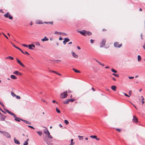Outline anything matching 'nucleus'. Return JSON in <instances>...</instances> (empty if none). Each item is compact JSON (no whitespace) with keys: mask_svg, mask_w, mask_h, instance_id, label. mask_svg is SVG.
<instances>
[{"mask_svg":"<svg viewBox=\"0 0 145 145\" xmlns=\"http://www.w3.org/2000/svg\"><path fill=\"white\" fill-rule=\"evenodd\" d=\"M9 14L8 12H7L6 14L4 15V16L6 18H8L9 15Z\"/></svg>","mask_w":145,"mask_h":145,"instance_id":"f3484780","label":"nucleus"},{"mask_svg":"<svg viewBox=\"0 0 145 145\" xmlns=\"http://www.w3.org/2000/svg\"><path fill=\"white\" fill-rule=\"evenodd\" d=\"M21 120V119L20 118H15V120L16 121H18V122L20 121V120Z\"/></svg>","mask_w":145,"mask_h":145,"instance_id":"5701e85b","label":"nucleus"},{"mask_svg":"<svg viewBox=\"0 0 145 145\" xmlns=\"http://www.w3.org/2000/svg\"><path fill=\"white\" fill-rule=\"evenodd\" d=\"M73 139H71V144H70V145H74V142H73Z\"/></svg>","mask_w":145,"mask_h":145,"instance_id":"bb28decb","label":"nucleus"},{"mask_svg":"<svg viewBox=\"0 0 145 145\" xmlns=\"http://www.w3.org/2000/svg\"><path fill=\"white\" fill-rule=\"evenodd\" d=\"M72 70L73 71H74L75 72H76V73H80V71L78 70H76V69H75L74 68H73Z\"/></svg>","mask_w":145,"mask_h":145,"instance_id":"412c9836","label":"nucleus"},{"mask_svg":"<svg viewBox=\"0 0 145 145\" xmlns=\"http://www.w3.org/2000/svg\"><path fill=\"white\" fill-rule=\"evenodd\" d=\"M49 22V24H50L51 25H53V22Z\"/></svg>","mask_w":145,"mask_h":145,"instance_id":"e2e57ef3","label":"nucleus"},{"mask_svg":"<svg viewBox=\"0 0 145 145\" xmlns=\"http://www.w3.org/2000/svg\"><path fill=\"white\" fill-rule=\"evenodd\" d=\"M16 97L18 99H20L21 98L19 96L16 95Z\"/></svg>","mask_w":145,"mask_h":145,"instance_id":"79ce46f5","label":"nucleus"},{"mask_svg":"<svg viewBox=\"0 0 145 145\" xmlns=\"http://www.w3.org/2000/svg\"><path fill=\"white\" fill-rule=\"evenodd\" d=\"M44 133L46 135L48 134V133H49L48 131L46 128L45 129H44Z\"/></svg>","mask_w":145,"mask_h":145,"instance_id":"2eb2a0df","label":"nucleus"},{"mask_svg":"<svg viewBox=\"0 0 145 145\" xmlns=\"http://www.w3.org/2000/svg\"><path fill=\"white\" fill-rule=\"evenodd\" d=\"M111 71H112V72L114 73H117V71L116 70L112 68L111 69Z\"/></svg>","mask_w":145,"mask_h":145,"instance_id":"7c9ffc66","label":"nucleus"},{"mask_svg":"<svg viewBox=\"0 0 145 145\" xmlns=\"http://www.w3.org/2000/svg\"><path fill=\"white\" fill-rule=\"evenodd\" d=\"M44 140L48 145H53V144L50 142L47 138H44Z\"/></svg>","mask_w":145,"mask_h":145,"instance_id":"20e7f679","label":"nucleus"},{"mask_svg":"<svg viewBox=\"0 0 145 145\" xmlns=\"http://www.w3.org/2000/svg\"><path fill=\"white\" fill-rule=\"evenodd\" d=\"M19 72V71H15L13 72V74H15L16 75H18V73Z\"/></svg>","mask_w":145,"mask_h":145,"instance_id":"4be33fe9","label":"nucleus"},{"mask_svg":"<svg viewBox=\"0 0 145 145\" xmlns=\"http://www.w3.org/2000/svg\"><path fill=\"white\" fill-rule=\"evenodd\" d=\"M133 120V122L136 123L138 122V120L135 116H134Z\"/></svg>","mask_w":145,"mask_h":145,"instance_id":"1a4fd4ad","label":"nucleus"},{"mask_svg":"<svg viewBox=\"0 0 145 145\" xmlns=\"http://www.w3.org/2000/svg\"><path fill=\"white\" fill-rule=\"evenodd\" d=\"M14 143L18 144H20V142L17 139H16L15 138H14Z\"/></svg>","mask_w":145,"mask_h":145,"instance_id":"f8f14e48","label":"nucleus"},{"mask_svg":"<svg viewBox=\"0 0 145 145\" xmlns=\"http://www.w3.org/2000/svg\"><path fill=\"white\" fill-rule=\"evenodd\" d=\"M106 40L105 39H103L100 43V48L103 47L105 45L106 43Z\"/></svg>","mask_w":145,"mask_h":145,"instance_id":"7ed1b4c3","label":"nucleus"},{"mask_svg":"<svg viewBox=\"0 0 145 145\" xmlns=\"http://www.w3.org/2000/svg\"><path fill=\"white\" fill-rule=\"evenodd\" d=\"M28 127H30L32 129H35V128L33 126L31 125H28Z\"/></svg>","mask_w":145,"mask_h":145,"instance_id":"09e8293b","label":"nucleus"},{"mask_svg":"<svg viewBox=\"0 0 145 145\" xmlns=\"http://www.w3.org/2000/svg\"><path fill=\"white\" fill-rule=\"evenodd\" d=\"M112 74L113 75H114L116 77H118L119 76V75L118 74H114V73H113V74Z\"/></svg>","mask_w":145,"mask_h":145,"instance_id":"e433bc0d","label":"nucleus"},{"mask_svg":"<svg viewBox=\"0 0 145 145\" xmlns=\"http://www.w3.org/2000/svg\"><path fill=\"white\" fill-rule=\"evenodd\" d=\"M8 113L9 114H11L12 115V114L13 113L12 112H11V111H10L9 110V112H8Z\"/></svg>","mask_w":145,"mask_h":145,"instance_id":"052dcab7","label":"nucleus"},{"mask_svg":"<svg viewBox=\"0 0 145 145\" xmlns=\"http://www.w3.org/2000/svg\"><path fill=\"white\" fill-rule=\"evenodd\" d=\"M37 133L39 134L40 136H41L42 135V132L41 131H37Z\"/></svg>","mask_w":145,"mask_h":145,"instance_id":"a878e982","label":"nucleus"},{"mask_svg":"<svg viewBox=\"0 0 145 145\" xmlns=\"http://www.w3.org/2000/svg\"><path fill=\"white\" fill-rule=\"evenodd\" d=\"M28 46H29V49H31V50H33V48H32V46H31V44H29L28 45Z\"/></svg>","mask_w":145,"mask_h":145,"instance_id":"2f4dec72","label":"nucleus"},{"mask_svg":"<svg viewBox=\"0 0 145 145\" xmlns=\"http://www.w3.org/2000/svg\"><path fill=\"white\" fill-rule=\"evenodd\" d=\"M28 144V143L27 142L25 141L23 143V145H27Z\"/></svg>","mask_w":145,"mask_h":145,"instance_id":"4c0bfd02","label":"nucleus"},{"mask_svg":"<svg viewBox=\"0 0 145 145\" xmlns=\"http://www.w3.org/2000/svg\"><path fill=\"white\" fill-rule=\"evenodd\" d=\"M64 122L67 125L69 123L68 121L66 120H64Z\"/></svg>","mask_w":145,"mask_h":145,"instance_id":"58836bf2","label":"nucleus"},{"mask_svg":"<svg viewBox=\"0 0 145 145\" xmlns=\"http://www.w3.org/2000/svg\"><path fill=\"white\" fill-rule=\"evenodd\" d=\"M4 36L7 39H8V37L5 34H4Z\"/></svg>","mask_w":145,"mask_h":145,"instance_id":"338daca9","label":"nucleus"},{"mask_svg":"<svg viewBox=\"0 0 145 145\" xmlns=\"http://www.w3.org/2000/svg\"><path fill=\"white\" fill-rule=\"evenodd\" d=\"M10 78L13 79H16L17 78V77L13 75H12L10 76Z\"/></svg>","mask_w":145,"mask_h":145,"instance_id":"4468645a","label":"nucleus"},{"mask_svg":"<svg viewBox=\"0 0 145 145\" xmlns=\"http://www.w3.org/2000/svg\"><path fill=\"white\" fill-rule=\"evenodd\" d=\"M116 86H112L111 87V89L114 91H116Z\"/></svg>","mask_w":145,"mask_h":145,"instance_id":"dca6fc26","label":"nucleus"},{"mask_svg":"<svg viewBox=\"0 0 145 145\" xmlns=\"http://www.w3.org/2000/svg\"><path fill=\"white\" fill-rule=\"evenodd\" d=\"M59 39L60 40H61L63 39L61 37H59Z\"/></svg>","mask_w":145,"mask_h":145,"instance_id":"69168bd1","label":"nucleus"},{"mask_svg":"<svg viewBox=\"0 0 145 145\" xmlns=\"http://www.w3.org/2000/svg\"><path fill=\"white\" fill-rule=\"evenodd\" d=\"M18 75H19L21 76V75H22V73H20V72H18Z\"/></svg>","mask_w":145,"mask_h":145,"instance_id":"774afa93","label":"nucleus"},{"mask_svg":"<svg viewBox=\"0 0 145 145\" xmlns=\"http://www.w3.org/2000/svg\"><path fill=\"white\" fill-rule=\"evenodd\" d=\"M116 130H117L118 131L120 132L121 131V130L119 129H116Z\"/></svg>","mask_w":145,"mask_h":145,"instance_id":"4d7b16f0","label":"nucleus"},{"mask_svg":"<svg viewBox=\"0 0 145 145\" xmlns=\"http://www.w3.org/2000/svg\"><path fill=\"white\" fill-rule=\"evenodd\" d=\"M50 71H51L52 72H54L56 74H57V72L55 71H53V70H51Z\"/></svg>","mask_w":145,"mask_h":145,"instance_id":"c03bdc74","label":"nucleus"},{"mask_svg":"<svg viewBox=\"0 0 145 145\" xmlns=\"http://www.w3.org/2000/svg\"><path fill=\"white\" fill-rule=\"evenodd\" d=\"M4 109L5 111L6 112H7L8 113V112L9 111V110H8L7 109L4 108Z\"/></svg>","mask_w":145,"mask_h":145,"instance_id":"603ef678","label":"nucleus"},{"mask_svg":"<svg viewBox=\"0 0 145 145\" xmlns=\"http://www.w3.org/2000/svg\"><path fill=\"white\" fill-rule=\"evenodd\" d=\"M36 23L38 24H43V22L41 20H37L36 21Z\"/></svg>","mask_w":145,"mask_h":145,"instance_id":"9b49d317","label":"nucleus"},{"mask_svg":"<svg viewBox=\"0 0 145 145\" xmlns=\"http://www.w3.org/2000/svg\"><path fill=\"white\" fill-rule=\"evenodd\" d=\"M69 102H73L75 100L74 99H68Z\"/></svg>","mask_w":145,"mask_h":145,"instance_id":"473e14b6","label":"nucleus"},{"mask_svg":"<svg viewBox=\"0 0 145 145\" xmlns=\"http://www.w3.org/2000/svg\"><path fill=\"white\" fill-rule=\"evenodd\" d=\"M47 135L48 137V138L50 139H52V137L50 135V133H48V134H47Z\"/></svg>","mask_w":145,"mask_h":145,"instance_id":"aec40b11","label":"nucleus"},{"mask_svg":"<svg viewBox=\"0 0 145 145\" xmlns=\"http://www.w3.org/2000/svg\"><path fill=\"white\" fill-rule=\"evenodd\" d=\"M48 38L46 36L44 37V38L41 39V41L42 42H44L45 41H47L48 40Z\"/></svg>","mask_w":145,"mask_h":145,"instance_id":"9d476101","label":"nucleus"},{"mask_svg":"<svg viewBox=\"0 0 145 145\" xmlns=\"http://www.w3.org/2000/svg\"><path fill=\"white\" fill-rule=\"evenodd\" d=\"M61 34H62V35L64 36H66L67 35V34L66 33H61Z\"/></svg>","mask_w":145,"mask_h":145,"instance_id":"6e6d98bb","label":"nucleus"},{"mask_svg":"<svg viewBox=\"0 0 145 145\" xmlns=\"http://www.w3.org/2000/svg\"><path fill=\"white\" fill-rule=\"evenodd\" d=\"M26 122H25V123L28 124H31V123L29 122V121H25Z\"/></svg>","mask_w":145,"mask_h":145,"instance_id":"3c124183","label":"nucleus"},{"mask_svg":"<svg viewBox=\"0 0 145 145\" xmlns=\"http://www.w3.org/2000/svg\"><path fill=\"white\" fill-rule=\"evenodd\" d=\"M77 32L85 36L86 35V31L85 30H82L81 31H77Z\"/></svg>","mask_w":145,"mask_h":145,"instance_id":"39448f33","label":"nucleus"},{"mask_svg":"<svg viewBox=\"0 0 145 145\" xmlns=\"http://www.w3.org/2000/svg\"><path fill=\"white\" fill-rule=\"evenodd\" d=\"M31 46H32V47H33V48H35V45L34 44H31Z\"/></svg>","mask_w":145,"mask_h":145,"instance_id":"680f3d73","label":"nucleus"},{"mask_svg":"<svg viewBox=\"0 0 145 145\" xmlns=\"http://www.w3.org/2000/svg\"><path fill=\"white\" fill-rule=\"evenodd\" d=\"M94 41V40H92V39L90 40V42L91 43H93Z\"/></svg>","mask_w":145,"mask_h":145,"instance_id":"8fccbe9b","label":"nucleus"},{"mask_svg":"<svg viewBox=\"0 0 145 145\" xmlns=\"http://www.w3.org/2000/svg\"><path fill=\"white\" fill-rule=\"evenodd\" d=\"M0 104L1 105V106L3 107H4V106L3 103H2L1 101H0Z\"/></svg>","mask_w":145,"mask_h":145,"instance_id":"37998d69","label":"nucleus"},{"mask_svg":"<svg viewBox=\"0 0 145 145\" xmlns=\"http://www.w3.org/2000/svg\"><path fill=\"white\" fill-rule=\"evenodd\" d=\"M72 56L75 58H77L78 57V56L76 55L74 52H72Z\"/></svg>","mask_w":145,"mask_h":145,"instance_id":"ddd939ff","label":"nucleus"},{"mask_svg":"<svg viewBox=\"0 0 145 145\" xmlns=\"http://www.w3.org/2000/svg\"><path fill=\"white\" fill-rule=\"evenodd\" d=\"M0 120L2 121H4L5 120V118H1Z\"/></svg>","mask_w":145,"mask_h":145,"instance_id":"49530a36","label":"nucleus"},{"mask_svg":"<svg viewBox=\"0 0 145 145\" xmlns=\"http://www.w3.org/2000/svg\"><path fill=\"white\" fill-rule=\"evenodd\" d=\"M5 132L0 131V133L4 135Z\"/></svg>","mask_w":145,"mask_h":145,"instance_id":"de8ad7c7","label":"nucleus"},{"mask_svg":"<svg viewBox=\"0 0 145 145\" xmlns=\"http://www.w3.org/2000/svg\"><path fill=\"white\" fill-rule=\"evenodd\" d=\"M55 34H61V32H58V31H56L54 33Z\"/></svg>","mask_w":145,"mask_h":145,"instance_id":"a19ab883","label":"nucleus"},{"mask_svg":"<svg viewBox=\"0 0 145 145\" xmlns=\"http://www.w3.org/2000/svg\"><path fill=\"white\" fill-rule=\"evenodd\" d=\"M4 135L7 138H11L10 135L8 132H5Z\"/></svg>","mask_w":145,"mask_h":145,"instance_id":"6e6552de","label":"nucleus"},{"mask_svg":"<svg viewBox=\"0 0 145 145\" xmlns=\"http://www.w3.org/2000/svg\"><path fill=\"white\" fill-rule=\"evenodd\" d=\"M0 110L2 112H3V113H4L5 114H6V113L4 111H3V110H2V109L0 108Z\"/></svg>","mask_w":145,"mask_h":145,"instance_id":"13d9d810","label":"nucleus"},{"mask_svg":"<svg viewBox=\"0 0 145 145\" xmlns=\"http://www.w3.org/2000/svg\"><path fill=\"white\" fill-rule=\"evenodd\" d=\"M35 44L37 46H39L40 45V43L39 42H35Z\"/></svg>","mask_w":145,"mask_h":145,"instance_id":"72a5a7b5","label":"nucleus"},{"mask_svg":"<svg viewBox=\"0 0 145 145\" xmlns=\"http://www.w3.org/2000/svg\"><path fill=\"white\" fill-rule=\"evenodd\" d=\"M60 97L62 99H63L66 98L67 96V91L64 92L60 94Z\"/></svg>","mask_w":145,"mask_h":145,"instance_id":"f257e3e1","label":"nucleus"},{"mask_svg":"<svg viewBox=\"0 0 145 145\" xmlns=\"http://www.w3.org/2000/svg\"><path fill=\"white\" fill-rule=\"evenodd\" d=\"M13 46L14 47H15L16 48L18 49L22 53L25 54H27L28 55H29V54L26 51H25V52H24L20 48H19V47L16 46L15 45L12 44Z\"/></svg>","mask_w":145,"mask_h":145,"instance_id":"f03ea898","label":"nucleus"},{"mask_svg":"<svg viewBox=\"0 0 145 145\" xmlns=\"http://www.w3.org/2000/svg\"><path fill=\"white\" fill-rule=\"evenodd\" d=\"M7 59H9L11 60H13L14 59V58L13 57L10 56H9L6 58Z\"/></svg>","mask_w":145,"mask_h":145,"instance_id":"393cba45","label":"nucleus"},{"mask_svg":"<svg viewBox=\"0 0 145 145\" xmlns=\"http://www.w3.org/2000/svg\"><path fill=\"white\" fill-rule=\"evenodd\" d=\"M9 18L10 19H13L12 17L11 16L10 14H9V16H8Z\"/></svg>","mask_w":145,"mask_h":145,"instance_id":"ea45409f","label":"nucleus"},{"mask_svg":"<svg viewBox=\"0 0 145 145\" xmlns=\"http://www.w3.org/2000/svg\"><path fill=\"white\" fill-rule=\"evenodd\" d=\"M86 34L88 36H90L92 35V33L89 31H86Z\"/></svg>","mask_w":145,"mask_h":145,"instance_id":"a211bd4d","label":"nucleus"},{"mask_svg":"<svg viewBox=\"0 0 145 145\" xmlns=\"http://www.w3.org/2000/svg\"><path fill=\"white\" fill-rule=\"evenodd\" d=\"M129 78L130 79H133L134 78V77H129Z\"/></svg>","mask_w":145,"mask_h":145,"instance_id":"0e129e2a","label":"nucleus"},{"mask_svg":"<svg viewBox=\"0 0 145 145\" xmlns=\"http://www.w3.org/2000/svg\"><path fill=\"white\" fill-rule=\"evenodd\" d=\"M97 136L95 135H91L90 136V137L93 138H97Z\"/></svg>","mask_w":145,"mask_h":145,"instance_id":"c756f323","label":"nucleus"},{"mask_svg":"<svg viewBox=\"0 0 145 145\" xmlns=\"http://www.w3.org/2000/svg\"><path fill=\"white\" fill-rule=\"evenodd\" d=\"M11 94L12 96L13 97H14L16 96V95L13 92H11Z\"/></svg>","mask_w":145,"mask_h":145,"instance_id":"f704fd0d","label":"nucleus"},{"mask_svg":"<svg viewBox=\"0 0 145 145\" xmlns=\"http://www.w3.org/2000/svg\"><path fill=\"white\" fill-rule=\"evenodd\" d=\"M56 112L58 113H60L61 112L57 108H56Z\"/></svg>","mask_w":145,"mask_h":145,"instance_id":"c9c22d12","label":"nucleus"},{"mask_svg":"<svg viewBox=\"0 0 145 145\" xmlns=\"http://www.w3.org/2000/svg\"><path fill=\"white\" fill-rule=\"evenodd\" d=\"M122 44H121L119 45V43L118 42H116L114 44V45L115 47L118 48H120L122 46Z\"/></svg>","mask_w":145,"mask_h":145,"instance_id":"423d86ee","label":"nucleus"},{"mask_svg":"<svg viewBox=\"0 0 145 145\" xmlns=\"http://www.w3.org/2000/svg\"><path fill=\"white\" fill-rule=\"evenodd\" d=\"M132 93V91L131 90H130L129 92V94L130 95H131Z\"/></svg>","mask_w":145,"mask_h":145,"instance_id":"5fc2aeb1","label":"nucleus"},{"mask_svg":"<svg viewBox=\"0 0 145 145\" xmlns=\"http://www.w3.org/2000/svg\"><path fill=\"white\" fill-rule=\"evenodd\" d=\"M78 137L79 138V139L80 140H83V136L78 135Z\"/></svg>","mask_w":145,"mask_h":145,"instance_id":"b1692460","label":"nucleus"},{"mask_svg":"<svg viewBox=\"0 0 145 145\" xmlns=\"http://www.w3.org/2000/svg\"><path fill=\"white\" fill-rule=\"evenodd\" d=\"M69 100L68 99V100H67V101H64L63 102V103L65 104H67L69 103Z\"/></svg>","mask_w":145,"mask_h":145,"instance_id":"c85d7f7f","label":"nucleus"},{"mask_svg":"<svg viewBox=\"0 0 145 145\" xmlns=\"http://www.w3.org/2000/svg\"><path fill=\"white\" fill-rule=\"evenodd\" d=\"M18 63L22 67H24L25 65L22 63V62L17 58L16 59Z\"/></svg>","mask_w":145,"mask_h":145,"instance_id":"0eeeda50","label":"nucleus"},{"mask_svg":"<svg viewBox=\"0 0 145 145\" xmlns=\"http://www.w3.org/2000/svg\"><path fill=\"white\" fill-rule=\"evenodd\" d=\"M138 59L137 60L138 62H140L141 60V56L140 55L138 56Z\"/></svg>","mask_w":145,"mask_h":145,"instance_id":"6ab92c4d","label":"nucleus"},{"mask_svg":"<svg viewBox=\"0 0 145 145\" xmlns=\"http://www.w3.org/2000/svg\"><path fill=\"white\" fill-rule=\"evenodd\" d=\"M12 115L15 118H17V117H16V115L13 113L12 114Z\"/></svg>","mask_w":145,"mask_h":145,"instance_id":"864d4df0","label":"nucleus"},{"mask_svg":"<svg viewBox=\"0 0 145 145\" xmlns=\"http://www.w3.org/2000/svg\"><path fill=\"white\" fill-rule=\"evenodd\" d=\"M52 102L54 103H56L57 104L58 103L57 102H56V101H55V100H54L52 101Z\"/></svg>","mask_w":145,"mask_h":145,"instance_id":"bf43d9fd","label":"nucleus"},{"mask_svg":"<svg viewBox=\"0 0 145 145\" xmlns=\"http://www.w3.org/2000/svg\"><path fill=\"white\" fill-rule=\"evenodd\" d=\"M64 40L66 42H69L70 40L68 38H65Z\"/></svg>","mask_w":145,"mask_h":145,"instance_id":"cd10ccee","label":"nucleus"},{"mask_svg":"<svg viewBox=\"0 0 145 145\" xmlns=\"http://www.w3.org/2000/svg\"><path fill=\"white\" fill-rule=\"evenodd\" d=\"M22 45L24 47H27L28 46V45H27L25 44H22Z\"/></svg>","mask_w":145,"mask_h":145,"instance_id":"a18cd8bd","label":"nucleus"}]
</instances>
